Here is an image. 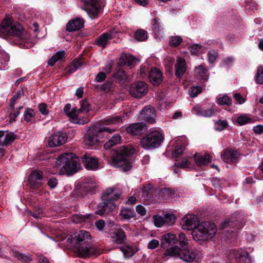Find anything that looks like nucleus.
<instances>
[{
	"mask_svg": "<svg viewBox=\"0 0 263 263\" xmlns=\"http://www.w3.org/2000/svg\"><path fill=\"white\" fill-rule=\"evenodd\" d=\"M182 228L192 230L193 239L196 241H206L212 239L217 233L216 225L210 221H204L198 224V218L194 215H186L181 220Z\"/></svg>",
	"mask_w": 263,
	"mask_h": 263,
	"instance_id": "obj_1",
	"label": "nucleus"
},
{
	"mask_svg": "<svg viewBox=\"0 0 263 263\" xmlns=\"http://www.w3.org/2000/svg\"><path fill=\"white\" fill-rule=\"evenodd\" d=\"M71 237L72 243L77 249L79 256L87 258L99 254V250L89 243L91 236L88 232L81 230Z\"/></svg>",
	"mask_w": 263,
	"mask_h": 263,
	"instance_id": "obj_2",
	"label": "nucleus"
},
{
	"mask_svg": "<svg viewBox=\"0 0 263 263\" xmlns=\"http://www.w3.org/2000/svg\"><path fill=\"white\" fill-rule=\"evenodd\" d=\"M135 152L130 145L122 146L115 151V154L111 157V164L116 167H120L123 172L129 171L132 165L129 157Z\"/></svg>",
	"mask_w": 263,
	"mask_h": 263,
	"instance_id": "obj_3",
	"label": "nucleus"
},
{
	"mask_svg": "<svg viewBox=\"0 0 263 263\" xmlns=\"http://www.w3.org/2000/svg\"><path fill=\"white\" fill-rule=\"evenodd\" d=\"M55 166L60 170L61 174L69 175L74 174L78 170L77 158L72 153L62 154L57 158Z\"/></svg>",
	"mask_w": 263,
	"mask_h": 263,
	"instance_id": "obj_4",
	"label": "nucleus"
},
{
	"mask_svg": "<svg viewBox=\"0 0 263 263\" xmlns=\"http://www.w3.org/2000/svg\"><path fill=\"white\" fill-rule=\"evenodd\" d=\"M114 132L115 129L95 126L90 128L85 135L83 141L86 145L93 146L103 142L105 138H109V134Z\"/></svg>",
	"mask_w": 263,
	"mask_h": 263,
	"instance_id": "obj_5",
	"label": "nucleus"
},
{
	"mask_svg": "<svg viewBox=\"0 0 263 263\" xmlns=\"http://www.w3.org/2000/svg\"><path fill=\"white\" fill-rule=\"evenodd\" d=\"M1 31L8 35L18 37L25 41L30 38V34L25 31L21 24L13 23L11 16L7 15L1 23Z\"/></svg>",
	"mask_w": 263,
	"mask_h": 263,
	"instance_id": "obj_6",
	"label": "nucleus"
},
{
	"mask_svg": "<svg viewBox=\"0 0 263 263\" xmlns=\"http://www.w3.org/2000/svg\"><path fill=\"white\" fill-rule=\"evenodd\" d=\"M168 253L169 256L178 257L186 262L199 260L202 257V255L198 251L182 250L178 246L172 247L168 250Z\"/></svg>",
	"mask_w": 263,
	"mask_h": 263,
	"instance_id": "obj_7",
	"label": "nucleus"
},
{
	"mask_svg": "<svg viewBox=\"0 0 263 263\" xmlns=\"http://www.w3.org/2000/svg\"><path fill=\"white\" fill-rule=\"evenodd\" d=\"M163 136L160 132L153 130L141 139L140 145L146 150L158 147L162 143Z\"/></svg>",
	"mask_w": 263,
	"mask_h": 263,
	"instance_id": "obj_8",
	"label": "nucleus"
},
{
	"mask_svg": "<svg viewBox=\"0 0 263 263\" xmlns=\"http://www.w3.org/2000/svg\"><path fill=\"white\" fill-rule=\"evenodd\" d=\"M84 6L82 9L86 11L91 18L98 17L100 6L98 0H81Z\"/></svg>",
	"mask_w": 263,
	"mask_h": 263,
	"instance_id": "obj_9",
	"label": "nucleus"
},
{
	"mask_svg": "<svg viewBox=\"0 0 263 263\" xmlns=\"http://www.w3.org/2000/svg\"><path fill=\"white\" fill-rule=\"evenodd\" d=\"M148 87L143 81H137L133 83L130 86V95L136 98H140L145 96L148 92Z\"/></svg>",
	"mask_w": 263,
	"mask_h": 263,
	"instance_id": "obj_10",
	"label": "nucleus"
},
{
	"mask_svg": "<svg viewBox=\"0 0 263 263\" xmlns=\"http://www.w3.org/2000/svg\"><path fill=\"white\" fill-rule=\"evenodd\" d=\"M121 190L116 187H108L102 193L101 198L102 201H112L114 202L120 198Z\"/></svg>",
	"mask_w": 263,
	"mask_h": 263,
	"instance_id": "obj_11",
	"label": "nucleus"
},
{
	"mask_svg": "<svg viewBox=\"0 0 263 263\" xmlns=\"http://www.w3.org/2000/svg\"><path fill=\"white\" fill-rule=\"evenodd\" d=\"M229 256L230 258H235L238 263H252L249 253L241 249L231 250Z\"/></svg>",
	"mask_w": 263,
	"mask_h": 263,
	"instance_id": "obj_12",
	"label": "nucleus"
},
{
	"mask_svg": "<svg viewBox=\"0 0 263 263\" xmlns=\"http://www.w3.org/2000/svg\"><path fill=\"white\" fill-rule=\"evenodd\" d=\"M42 179V173L37 170L33 171L28 178V185L32 189H38L41 186Z\"/></svg>",
	"mask_w": 263,
	"mask_h": 263,
	"instance_id": "obj_13",
	"label": "nucleus"
},
{
	"mask_svg": "<svg viewBox=\"0 0 263 263\" xmlns=\"http://www.w3.org/2000/svg\"><path fill=\"white\" fill-rule=\"evenodd\" d=\"M67 140L66 133L58 132L52 135L49 139L48 145L50 147H54L64 144Z\"/></svg>",
	"mask_w": 263,
	"mask_h": 263,
	"instance_id": "obj_14",
	"label": "nucleus"
},
{
	"mask_svg": "<svg viewBox=\"0 0 263 263\" xmlns=\"http://www.w3.org/2000/svg\"><path fill=\"white\" fill-rule=\"evenodd\" d=\"M63 110L65 114L69 118L70 121L73 123L84 124L88 122V120L87 118H85L83 121L78 119L77 108L75 107L72 108L71 110V105L69 103L67 104L64 106Z\"/></svg>",
	"mask_w": 263,
	"mask_h": 263,
	"instance_id": "obj_15",
	"label": "nucleus"
},
{
	"mask_svg": "<svg viewBox=\"0 0 263 263\" xmlns=\"http://www.w3.org/2000/svg\"><path fill=\"white\" fill-rule=\"evenodd\" d=\"M116 208V205L112 201H103V203L98 205L95 213L100 216L108 214Z\"/></svg>",
	"mask_w": 263,
	"mask_h": 263,
	"instance_id": "obj_16",
	"label": "nucleus"
},
{
	"mask_svg": "<svg viewBox=\"0 0 263 263\" xmlns=\"http://www.w3.org/2000/svg\"><path fill=\"white\" fill-rule=\"evenodd\" d=\"M83 164L88 170L95 171L100 168L98 159L91 157L90 155L85 154L81 157Z\"/></svg>",
	"mask_w": 263,
	"mask_h": 263,
	"instance_id": "obj_17",
	"label": "nucleus"
},
{
	"mask_svg": "<svg viewBox=\"0 0 263 263\" xmlns=\"http://www.w3.org/2000/svg\"><path fill=\"white\" fill-rule=\"evenodd\" d=\"M147 129L146 124L143 122L131 124L126 128L127 132L134 136L143 134Z\"/></svg>",
	"mask_w": 263,
	"mask_h": 263,
	"instance_id": "obj_18",
	"label": "nucleus"
},
{
	"mask_svg": "<svg viewBox=\"0 0 263 263\" xmlns=\"http://www.w3.org/2000/svg\"><path fill=\"white\" fill-rule=\"evenodd\" d=\"M155 110L151 106H145L140 112V118L149 123H153L155 121Z\"/></svg>",
	"mask_w": 263,
	"mask_h": 263,
	"instance_id": "obj_19",
	"label": "nucleus"
},
{
	"mask_svg": "<svg viewBox=\"0 0 263 263\" xmlns=\"http://www.w3.org/2000/svg\"><path fill=\"white\" fill-rule=\"evenodd\" d=\"M142 192L141 199L146 204H149L153 197V194L155 191L153 185L150 183L145 184L140 189Z\"/></svg>",
	"mask_w": 263,
	"mask_h": 263,
	"instance_id": "obj_20",
	"label": "nucleus"
},
{
	"mask_svg": "<svg viewBox=\"0 0 263 263\" xmlns=\"http://www.w3.org/2000/svg\"><path fill=\"white\" fill-rule=\"evenodd\" d=\"M239 154L234 149H224L221 154L222 160L227 163H235L237 161Z\"/></svg>",
	"mask_w": 263,
	"mask_h": 263,
	"instance_id": "obj_21",
	"label": "nucleus"
},
{
	"mask_svg": "<svg viewBox=\"0 0 263 263\" xmlns=\"http://www.w3.org/2000/svg\"><path fill=\"white\" fill-rule=\"evenodd\" d=\"M148 78L153 85L158 86L162 81V72L157 68H152L149 73Z\"/></svg>",
	"mask_w": 263,
	"mask_h": 263,
	"instance_id": "obj_22",
	"label": "nucleus"
},
{
	"mask_svg": "<svg viewBox=\"0 0 263 263\" xmlns=\"http://www.w3.org/2000/svg\"><path fill=\"white\" fill-rule=\"evenodd\" d=\"M84 21L80 17H77L68 22L66 25V30L73 32L79 30L84 26Z\"/></svg>",
	"mask_w": 263,
	"mask_h": 263,
	"instance_id": "obj_23",
	"label": "nucleus"
},
{
	"mask_svg": "<svg viewBox=\"0 0 263 263\" xmlns=\"http://www.w3.org/2000/svg\"><path fill=\"white\" fill-rule=\"evenodd\" d=\"M175 142V149L172 154V157L174 158H177L185 149V147L187 145L186 138L183 137L178 138Z\"/></svg>",
	"mask_w": 263,
	"mask_h": 263,
	"instance_id": "obj_24",
	"label": "nucleus"
},
{
	"mask_svg": "<svg viewBox=\"0 0 263 263\" xmlns=\"http://www.w3.org/2000/svg\"><path fill=\"white\" fill-rule=\"evenodd\" d=\"M186 70V64L185 59L182 57H178L175 65V75L178 78L181 77Z\"/></svg>",
	"mask_w": 263,
	"mask_h": 263,
	"instance_id": "obj_25",
	"label": "nucleus"
},
{
	"mask_svg": "<svg viewBox=\"0 0 263 263\" xmlns=\"http://www.w3.org/2000/svg\"><path fill=\"white\" fill-rule=\"evenodd\" d=\"M110 236L112 241L117 244L123 243L126 238L125 232L121 229H116L110 233Z\"/></svg>",
	"mask_w": 263,
	"mask_h": 263,
	"instance_id": "obj_26",
	"label": "nucleus"
},
{
	"mask_svg": "<svg viewBox=\"0 0 263 263\" xmlns=\"http://www.w3.org/2000/svg\"><path fill=\"white\" fill-rule=\"evenodd\" d=\"M177 241V237L175 234L172 233L165 234V255L169 256L168 250L172 247L177 246L176 245Z\"/></svg>",
	"mask_w": 263,
	"mask_h": 263,
	"instance_id": "obj_27",
	"label": "nucleus"
},
{
	"mask_svg": "<svg viewBox=\"0 0 263 263\" xmlns=\"http://www.w3.org/2000/svg\"><path fill=\"white\" fill-rule=\"evenodd\" d=\"M192 111L194 114L204 117H210L214 113V110L213 108L203 109L199 106L195 107L192 109Z\"/></svg>",
	"mask_w": 263,
	"mask_h": 263,
	"instance_id": "obj_28",
	"label": "nucleus"
},
{
	"mask_svg": "<svg viewBox=\"0 0 263 263\" xmlns=\"http://www.w3.org/2000/svg\"><path fill=\"white\" fill-rule=\"evenodd\" d=\"M194 161L198 166H202L209 163L211 157L209 154L202 155L201 154H196L194 156Z\"/></svg>",
	"mask_w": 263,
	"mask_h": 263,
	"instance_id": "obj_29",
	"label": "nucleus"
},
{
	"mask_svg": "<svg viewBox=\"0 0 263 263\" xmlns=\"http://www.w3.org/2000/svg\"><path fill=\"white\" fill-rule=\"evenodd\" d=\"M126 115L127 114L125 113L122 115L108 117L104 119V123L106 125L117 124L122 123L123 120Z\"/></svg>",
	"mask_w": 263,
	"mask_h": 263,
	"instance_id": "obj_30",
	"label": "nucleus"
},
{
	"mask_svg": "<svg viewBox=\"0 0 263 263\" xmlns=\"http://www.w3.org/2000/svg\"><path fill=\"white\" fill-rule=\"evenodd\" d=\"M112 39V34L111 33L106 32L102 34L97 38L96 41V44L102 48H104L107 42Z\"/></svg>",
	"mask_w": 263,
	"mask_h": 263,
	"instance_id": "obj_31",
	"label": "nucleus"
},
{
	"mask_svg": "<svg viewBox=\"0 0 263 263\" xmlns=\"http://www.w3.org/2000/svg\"><path fill=\"white\" fill-rule=\"evenodd\" d=\"M121 140V137L120 134H116L112 137H111L108 141L106 142L104 147L105 149H108L111 147L120 143Z\"/></svg>",
	"mask_w": 263,
	"mask_h": 263,
	"instance_id": "obj_32",
	"label": "nucleus"
},
{
	"mask_svg": "<svg viewBox=\"0 0 263 263\" xmlns=\"http://www.w3.org/2000/svg\"><path fill=\"white\" fill-rule=\"evenodd\" d=\"M135 215L134 211L128 208L122 209L120 212V216L125 220H128L133 218Z\"/></svg>",
	"mask_w": 263,
	"mask_h": 263,
	"instance_id": "obj_33",
	"label": "nucleus"
},
{
	"mask_svg": "<svg viewBox=\"0 0 263 263\" xmlns=\"http://www.w3.org/2000/svg\"><path fill=\"white\" fill-rule=\"evenodd\" d=\"M134 39L138 42L145 41L147 39V32L143 29H139L134 33Z\"/></svg>",
	"mask_w": 263,
	"mask_h": 263,
	"instance_id": "obj_34",
	"label": "nucleus"
},
{
	"mask_svg": "<svg viewBox=\"0 0 263 263\" xmlns=\"http://www.w3.org/2000/svg\"><path fill=\"white\" fill-rule=\"evenodd\" d=\"M236 121L240 126L246 124L252 121L251 115L246 114L239 115L238 116Z\"/></svg>",
	"mask_w": 263,
	"mask_h": 263,
	"instance_id": "obj_35",
	"label": "nucleus"
},
{
	"mask_svg": "<svg viewBox=\"0 0 263 263\" xmlns=\"http://www.w3.org/2000/svg\"><path fill=\"white\" fill-rule=\"evenodd\" d=\"M207 71L206 68L202 65L198 66L195 69V72L197 76L203 80L208 79V76L206 75Z\"/></svg>",
	"mask_w": 263,
	"mask_h": 263,
	"instance_id": "obj_36",
	"label": "nucleus"
},
{
	"mask_svg": "<svg viewBox=\"0 0 263 263\" xmlns=\"http://www.w3.org/2000/svg\"><path fill=\"white\" fill-rule=\"evenodd\" d=\"M216 102L220 105L230 106L232 104V100L227 95L219 96L217 98Z\"/></svg>",
	"mask_w": 263,
	"mask_h": 263,
	"instance_id": "obj_37",
	"label": "nucleus"
},
{
	"mask_svg": "<svg viewBox=\"0 0 263 263\" xmlns=\"http://www.w3.org/2000/svg\"><path fill=\"white\" fill-rule=\"evenodd\" d=\"M114 77L122 83L124 82L127 79L125 72L121 69H118L115 72Z\"/></svg>",
	"mask_w": 263,
	"mask_h": 263,
	"instance_id": "obj_38",
	"label": "nucleus"
},
{
	"mask_svg": "<svg viewBox=\"0 0 263 263\" xmlns=\"http://www.w3.org/2000/svg\"><path fill=\"white\" fill-rule=\"evenodd\" d=\"M12 252L13 253L14 256L20 260L26 262H29L31 260V258L30 256H28L24 254L21 253L18 251H16L14 249H12Z\"/></svg>",
	"mask_w": 263,
	"mask_h": 263,
	"instance_id": "obj_39",
	"label": "nucleus"
},
{
	"mask_svg": "<svg viewBox=\"0 0 263 263\" xmlns=\"http://www.w3.org/2000/svg\"><path fill=\"white\" fill-rule=\"evenodd\" d=\"M176 220L175 215L170 212H165V225L171 226L175 223Z\"/></svg>",
	"mask_w": 263,
	"mask_h": 263,
	"instance_id": "obj_40",
	"label": "nucleus"
},
{
	"mask_svg": "<svg viewBox=\"0 0 263 263\" xmlns=\"http://www.w3.org/2000/svg\"><path fill=\"white\" fill-rule=\"evenodd\" d=\"M15 135L12 133L6 134L4 140L3 141H1L0 144L2 145H8L9 144L12 143L15 140Z\"/></svg>",
	"mask_w": 263,
	"mask_h": 263,
	"instance_id": "obj_41",
	"label": "nucleus"
},
{
	"mask_svg": "<svg viewBox=\"0 0 263 263\" xmlns=\"http://www.w3.org/2000/svg\"><path fill=\"white\" fill-rule=\"evenodd\" d=\"M120 250L122 252L125 257H130L134 254L133 248L129 246L121 247L120 248Z\"/></svg>",
	"mask_w": 263,
	"mask_h": 263,
	"instance_id": "obj_42",
	"label": "nucleus"
},
{
	"mask_svg": "<svg viewBox=\"0 0 263 263\" xmlns=\"http://www.w3.org/2000/svg\"><path fill=\"white\" fill-rule=\"evenodd\" d=\"M121 59L124 61V63L126 64L128 66H131L133 64L136 59L131 54H122Z\"/></svg>",
	"mask_w": 263,
	"mask_h": 263,
	"instance_id": "obj_43",
	"label": "nucleus"
},
{
	"mask_svg": "<svg viewBox=\"0 0 263 263\" xmlns=\"http://www.w3.org/2000/svg\"><path fill=\"white\" fill-rule=\"evenodd\" d=\"M164 93L163 91L158 92L156 97V101L159 106V108L161 110L163 109L164 105Z\"/></svg>",
	"mask_w": 263,
	"mask_h": 263,
	"instance_id": "obj_44",
	"label": "nucleus"
},
{
	"mask_svg": "<svg viewBox=\"0 0 263 263\" xmlns=\"http://www.w3.org/2000/svg\"><path fill=\"white\" fill-rule=\"evenodd\" d=\"M182 42V39L179 36H172L170 38L169 45L172 47H177Z\"/></svg>",
	"mask_w": 263,
	"mask_h": 263,
	"instance_id": "obj_45",
	"label": "nucleus"
},
{
	"mask_svg": "<svg viewBox=\"0 0 263 263\" xmlns=\"http://www.w3.org/2000/svg\"><path fill=\"white\" fill-rule=\"evenodd\" d=\"M228 125V121L226 120H219L215 123V129L216 130L221 131Z\"/></svg>",
	"mask_w": 263,
	"mask_h": 263,
	"instance_id": "obj_46",
	"label": "nucleus"
},
{
	"mask_svg": "<svg viewBox=\"0 0 263 263\" xmlns=\"http://www.w3.org/2000/svg\"><path fill=\"white\" fill-rule=\"evenodd\" d=\"M81 108L77 109L78 115L81 112H88L90 110V105L88 102L86 100H82L80 102Z\"/></svg>",
	"mask_w": 263,
	"mask_h": 263,
	"instance_id": "obj_47",
	"label": "nucleus"
},
{
	"mask_svg": "<svg viewBox=\"0 0 263 263\" xmlns=\"http://www.w3.org/2000/svg\"><path fill=\"white\" fill-rule=\"evenodd\" d=\"M175 165L183 168H189L191 167V164L187 158H183L181 162H176Z\"/></svg>",
	"mask_w": 263,
	"mask_h": 263,
	"instance_id": "obj_48",
	"label": "nucleus"
},
{
	"mask_svg": "<svg viewBox=\"0 0 263 263\" xmlns=\"http://www.w3.org/2000/svg\"><path fill=\"white\" fill-rule=\"evenodd\" d=\"M34 116H35L34 111L30 108H28L26 109V110L24 112V120L28 122H30L31 121V119Z\"/></svg>",
	"mask_w": 263,
	"mask_h": 263,
	"instance_id": "obj_49",
	"label": "nucleus"
},
{
	"mask_svg": "<svg viewBox=\"0 0 263 263\" xmlns=\"http://www.w3.org/2000/svg\"><path fill=\"white\" fill-rule=\"evenodd\" d=\"M153 221L155 226L157 227H161L164 224V219L158 215L153 216Z\"/></svg>",
	"mask_w": 263,
	"mask_h": 263,
	"instance_id": "obj_50",
	"label": "nucleus"
},
{
	"mask_svg": "<svg viewBox=\"0 0 263 263\" xmlns=\"http://www.w3.org/2000/svg\"><path fill=\"white\" fill-rule=\"evenodd\" d=\"M256 81L258 84H263V67L262 66L258 68L256 76Z\"/></svg>",
	"mask_w": 263,
	"mask_h": 263,
	"instance_id": "obj_51",
	"label": "nucleus"
},
{
	"mask_svg": "<svg viewBox=\"0 0 263 263\" xmlns=\"http://www.w3.org/2000/svg\"><path fill=\"white\" fill-rule=\"evenodd\" d=\"M218 57V53L214 50L209 51L208 53V59L210 63H214Z\"/></svg>",
	"mask_w": 263,
	"mask_h": 263,
	"instance_id": "obj_52",
	"label": "nucleus"
},
{
	"mask_svg": "<svg viewBox=\"0 0 263 263\" xmlns=\"http://www.w3.org/2000/svg\"><path fill=\"white\" fill-rule=\"evenodd\" d=\"M201 91L202 90L200 87H193L190 88L189 94L191 97L194 98L196 97L199 93H200Z\"/></svg>",
	"mask_w": 263,
	"mask_h": 263,
	"instance_id": "obj_53",
	"label": "nucleus"
},
{
	"mask_svg": "<svg viewBox=\"0 0 263 263\" xmlns=\"http://www.w3.org/2000/svg\"><path fill=\"white\" fill-rule=\"evenodd\" d=\"M152 25L154 32H158L161 27L160 19L158 17H155L152 21Z\"/></svg>",
	"mask_w": 263,
	"mask_h": 263,
	"instance_id": "obj_54",
	"label": "nucleus"
},
{
	"mask_svg": "<svg viewBox=\"0 0 263 263\" xmlns=\"http://www.w3.org/2000/svg\"><path fill=\"white\" fill-rule=\"evenodd\" d=\"M202 46L199 44H194L190 47V50L192 54L197 55L200 50L201 49Z\"/></svg>",
	"mask_w": 263,
	"mask_h": 263,
	"instance_id": "obj_55",
	"label": "nucleus"
},
{
	"mask_svg": "<svg viewBox=\"0 0 263 263\" xmlns=\"http://www.w3.org/2000/svg\"><path fill=\"white\" fill-rule=\"evenodd\" d=\"M178 241L179 242V244L181 246L183 247L187 245L188 241L186 238V236L185 234L183 233H180L179 234V239Z\"/></svg>",
	"mask_w": 263,
	"mask_h": 263,
	"instance_id": "obj_56",
	"label": "nucleus"
},
{
	"mask_svg": "<svg viewBox=\"0 0 263 263\" xmlns=\"http://www.w3.org/2000/svg\"><path fill=\"white\" fill-rule=\"evenodd\" d=\"M175 192L174 190L170 188L165 187V199L170 200L175 197Z\"/></svg>",
	"mask_w": 263,
	"mask_h": 263,
	"instance_id": "obj_57",
	"label": "nucleus"
},
{
	"mask_svg": "<svg viewBox=\"0 0 263 263\" xmlns=\"http://www.w3.org/2000/svg\"><path fill=\"white\" fill-rule=\"evenodd\" d=\"M38 108L40 112L43 115H47L49 111L47 109V106L45 103H41L38 105Z\"/></svg>",
	"mask_w": 263,
	"mask_h": 263,
	"instance_id": "obj_58",
	"label": "nucleus"
},
{
	"mask_svg": "<svg viewBox=\"0 0 263 263\" xmlns=\"http://www.w3.org/2000/svg\"><path fill=\"white\" fill-rule=\"evenodd\" d=\"M22 94V92L21 91H18L16 92V93L11 98L10 100V106L11 108H14V104L15 103L17 99H18L19 98H20Z\"/></svg>",
	"mask_w": 263,
	"mask_h": 263,
	"instance_id": "obj_59",
	"label": "nucleus"
},
{
	"mask_svg": "<svg viewBox=\"0 0 263 263\" xmlns=\"http://www.w3.org/2000/svg\"><path fill=\"white\" fill-rule=\"evenodd\" d=\"M235 101L239 104L246 102V99L239 93H235L234 95Z\"/></svg>",
	"mask_w": 263,
	"mask_h": 263,
	"instance_id": "obj_60",
	"label": "nucleus"
},
{
	"mask_svg": "<svg viewBox=\"0 0 263 263\" xmlns=\"http://www.w3.org/2000/svg\"><path fill=\"white\" fill-rule=\"evenodd\" d=\"M159 245V241L157 239H153L148 244L147 247L149 249H154Z\"/></svg>",
	"mask_w": 263,
	"mask_h": 263,
	"instance_id": "obj_61",
	"label": "nucleus"
},
{
	"mask_svg": "<svg viewBox=\"0 0 263 263\" xmlns=\"http://www.w3.org/2000/svg\"><path fill=\"white\" fill-rule=\"evenodd\" d=\"M235 223L232 220H226L223 221L221 224V227L222 229L226 228L228 226L234 227Z\"/></svg>",
	"mask_w": 263,
	"mask_h": 263,
	"instance_id": "obj_62",
	"label": "nucleus"
},
{
	"mask_svg": "<svg viewBox=\"0 0 263 263\" xmlns=\"http://www.w3.org/2000/svg\"><path fill=\"white\" fill-rule=\"evenodd\" d=\"M136 210L137 212L141 216H144L146 214V210L142 205H138L136 208Z\"/></svg>",
	"mask_w": 263,
	"mask_h": 263,
	"instance_id": "obj_63",
	"label": "nucleus"
},
{
	"mask_svg": "<svg viewBox=\"0 0 263 263\" xmlns=\"http://www.w3.org/2000/svg\"><path fill=\"white\" fill-rule=\"evenodd\" d=\"M106 78V75L104 72H99L96 78V80L97 82H101L103 81Z\"/></svg>",
	"mask_w": 263,
	"mask_h": 263,
	"instance_id": "obj_64",
	"label": "nucleus"
}]
</instances>
